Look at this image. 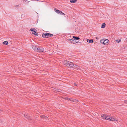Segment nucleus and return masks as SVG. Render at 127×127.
I'll use <instances>...</instances> for the list:
<instances>
[{"label":"nucleus","instance_id":"f257e3e1","mask_svg":"<svg viewBox=\"0 0 127 127\" xmlns=\"http://www.w3.org/2000/svg\"><path fill=\"white\" fill-rule=\"evenodd\" d=\"M64 63L68 67L72 68L77 70H80V66L72 62L65 60L64 61Z\"/></svg>","mask_w":127,"mask_h":127},{"label":"nucleus","instance_id":"f03ea898","mask_svg":"<svg viewBox=\"0 0 127 127\" xmlns=\"http://www.w3.org/2000/svg\"><path fill=\"white\" fill-rule=\"evenodd\" d=\"M53 35L50 33H43L42 34V36L43 37L45 38H48L50 37H52Z\"/></svg>","mask_w":127,"mask_h":127},{"label":"nucleus","instance_id":"7ed1b4c3","mask_svg":"<svg viewBox=\"0 0 127 127\" xmlns=\"http://www.w3.org/2000/svg\"><path fill=\"white\" fill-rule=\"evenodd\" d=\"M105 119L107 120H108L111 121H115V119L114 118L110 116H109L106 115L105 117Z\"/></svg>","mask_w":127,"mask_h":127},{"label":"nucleus","instance_id":"20e7f679","mask_svg":"<svg viewBox=\"0 0 127 127\" xmlns=\"http://www.w3.org/2000/svg\"><path fill=\"white\" fill-rule=\"evenodd\" d=\"M30 30L32 31V34H34L36 36H38V34L36 31V30L34 29V28H31L30 29Z\"/></svg>","mask_w":127,"mask_h":127},{"label":"nucleus","instance_id":"39448f33","mask_svg":"<svg viewBox=\"0 0 127 127\" xmlns=\"http://www.w3.org/2000/svg\"><path fill=\"white\" fill-rule=\"evenodd\" d=\"M44 51V49L41 46L37 47L36 51L38 52H42Z\"/></svg>","mask_w":127,"mask_h":127},{"label":"nucleus","instance_id":"423d86ee","mask_svg":"<svg viewBox=\"0 0 127 127\" xmlns=\"http://www.w3.org/2000/svg\"><path fill=\"white\" fill-rule=\"evenodd\" d=\"M24 115V117L28 120H30L32 119V118L31 116H29L26 114H25Z\"/></svg>","mask_w":127,"mask_h":127},{"label":"nucleus","instance_id":"0eeeda50","mask_svg":"<svg viewBox=\"0 0 127 127\" xmlns=\"http://www.w3.org/2000/svg\"><path fill=\"white\" fill-rule=\"evenodd\" d=\"M69 41H70L72 43H76L78 42V41H76L75 40L73 39V38L72 39H69Z\"/></svg>","mask_w":127,"mask_h":127},{"label":"nucleus","instance_id":"6e6552de","mask_svg":"<svg viewBox=\"0 0 127 127\" xmlns=\"http://www.w3.org/2000/svg\"><path fill=\"white\" fill-rule=\"evenodd\" d=\"M73 39H74V40H75L76 41H78V40L80 39V38L79 37L74 36H73Z\"/></svg>","mask_w":127,"mask_h":127},{"label":"nucleus","instance_id":"1a4fd4ad","mask_svg":"<svg viewBox=\"0 0 127 127\" xmlns=\"http://www.w3.org/2000/svg\"><path fill=\"white\" fill-rule=\"evenodd\" d=\"M109 41V40L108 39H105V41H104V44L105 45V44H108V42Z\"/></svg>","mask_w":127,"mask_h":127},{"label":"nucleus","instance_id":"9d476101","mask_svg":"<svg viewBox=\"0 0 127 127\" xmlns=\"http://www.w3.org/2000/svg\"><path fill=\"white\" fill-rule=\"evenodd\" d=\"M64 99L65 100H69V101H74L73 100V99H71L70 98H68V97H65Z\"/></svg>","mask_w":127,"mask_h":127},{"label":"nucleus","instance_id":"9b49d317","mask_svg":"<svg viewBox=\"0 0 127 127\" xmlns=\"http://www.w3.org/2000/svg\"><path fill=\"white\" fill-rule=\"evenodd\" d=\"M87 42L89 43H92L93 42V40L92 39H88L87 40Z\"/></svg>","mask_w":127,"mask_h":127},{"label":"nucleus","instance_id":"f8f14e48","mask_svg":"<svg viewBox=\"0 0 127 127\" xmlns=\"http://www.w3.org/2000/svg\"><path fill=\"white\" fill-rule=\"evenodd\" d=\"M54 10L55 11V12H56L57 13L60 14L61 11L59 10H57L56 8H55L54 9Z\"/></svg>","mask_w":127,"mask_h":127},{"label":"nucleus","instance_id":"ddd939ff","mask_svg":"<svg viewBox=\"0 0 127 127\" xmlns=\"http://www.w3.org/2000/svg\"><path fill=\"white\" fill-rule=\"evenodd\" d=\"M37 47L36 46H32V48L35 51H36V49L37 48Z\"/></svg>","mask_w":127,"mask_h":127},{"label":"nucleus","instance_id":"4468645a","mask_svg":"<svg viewBox=\"0 0 127 127\" xmlns=\"http://www.w3.org/2000/svg\"><path fill=\"white\" fill-rule=\"evenodd\" d=\"M77 0H70V2L72 3H74L76 2Z\"/></svg>","mask_w":127,"mask_h":127},{"label":"nucleus","instance_id":"2eb2a0df","mask_svg":"<svg viewBox=\"0 0 127 127\" xmlns=\"http://www.w3.org/2000/svg\"><path fill=\"white\" fill-rule=\"evenodd\" d=\"M40 117L44 118L46 119H48V118L47 116L44 115H41L40 116Z\"/></svg>","mask_w":127,"mask_h":127},{"label":"nucleus","instance_id":"dca6fc26","mask_svg":"<svg viewBox=\"0 0 127 127\" xmlns=\"http://www.w3.org/2000/svg\"><path fill=\"white\" fill-rule=\"evenodd\" d=\"M105 25L106 24L105 23H103L102 25L101 28H104L105 27Z\"/></svg>","mask_w":127,"mask_h":127},{"label":"nucleus","instance_id":"f3484780","mask_svg":"<svg viewBox=\"0 0 127 127\" xmlns=\"http://www.w3.org/2000/svg\"><path fill=\"white\" fill-rule=\"evenodd\" d=\"M3 44H5L6 45H7L8 44V43L7 41H6L4 42H3Z\"/></svg>","mask_w":127,"mask_h":127},{"label":"nucleus","instance_id":"a211bd4d","mask_svg":"<svg viewBox=\"0 0 127 127\" xmlns=\"http://www.w3.org/2000/svg\"><path fill=\"white\" fill-rule=\"evenodd\" d=\"M106 115L102 114L101 115V117L103 119H105V117L106 116Z\"/></svg>","mask_w":127,"mask_h":127},{"label":"nucleus","instance_id":"6ab92c4d","mask_svg":"<svg viewBox=\"0 0 127 127\" xmlns=\"http://www.w3.org/2000/svg\"><path fill=\"white\" fill-rule=\"evenodd\" d=\"M105 39H103L100 40V42L101 43H102L104 44V42L105 41Z\"/></svg>","mask_w":127,"mask_h":127},{"label":"nucleus","instance_id":"aec40b11","mask_svg":"<svg viewBox=\"0 0 127 127\" xmlns=\"http://www.w3.org/2000/svg\"><path fill=\"white\" fill-rule=\"evenodd\" d=\"M60 14H61V15H65V14L64 13H63L61 11H60Z\"/></svg>","mask_w":127,"mask_h":127},{"label":"nucleus","instance_id":"412c9836","mask_svg":"<svg viewBox=\"0 0 127 127\" xmlns=\"http://www.w3.org/2000/svg\"><path fill=\"white\" fill-rule=\"evenodd\" d=\"M121 41V40L119 39V40H116V41L117 43H119V42H120Z\"/></svg>","mask_w":127,"mask_h":127},{"label":"nucleus","instance_id":"4be33fe9","mask_svg":"<svg viewBox=\"0 0 127 127\" xmlns=\"http://www.w3.org/2000/svg\"><path fill=\"white\" fill-rule=\"evenodd\" d=\"M124 102L125 103H126L127 104V100H125Z\"/></svg>","mask_w":127,"mask_h":127},{"label":"nucleus","instance_id":"5701e85b","mask_svg":"<svg viewBox=\"0 0 127 127\" xmlns=\"http://www.w3.org/2000/svg\"><path fill=\"white\" fill-rule=\"evenodd\" d=\"M19 5H16L15 6V7H19Z\"/></svg>","mask_w":127,"mask_h":127},{"label":"nucleus","instance_id":"b1692460","mask_svg":"<svg viewBox=\"0 0 127 127\" xmlns=\"http://www.w3.org/2000/svg\"><path fill=\"white\" fill-rule=\"evenodd\" d=\"M24 1H25V2H26L27 1V0H23Z\"/></svg>","mask_w":127,"mask_h":127},{"label":"nucleus","instance_id":"393cba45","mask_svg":"<svg viewBox=\"0 0 127 127\" xmlns=\"http://www.w3.org/2000/svg\"><path fill=\"white\" fill-rule=\"evenodd\" d=\"M74 85H75V86H77V85L75 83H74Z\"/></svg>","mask_w":127,"mask_h":127},{"label":"nucleus","instance_id":"a878e982","mask_svg":"<svg viewBox=\"0 0 127 127\" xmlns=\"http://www.w3.org/2000/svg\"><path fill=\"white\" fill-rule=\"evenodd\" d=\"M96 38L97 39V38L96 37Z\"/></svg>","mask_w":127,"mask_h":127}]
</instances>
